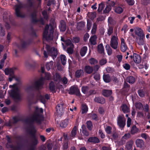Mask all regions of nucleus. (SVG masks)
<instances>
[{"label":"nucleus","mask_w":150,"mask_h":150,"mask_svg":"<svg viewBox=\"0 0 150 150\" xmlns=\"http://www.w3.org/2000/svg\"><path fill=\"white\" fill-rule=\"evenodd\" d=\"M53 28L51 25H46L43 34L44 40L47 41L52 40L53 38Z\"/></svg>","instance_id":"f257e3e1"},{"label":"nucleus","mask_w":150,"mask_h":150,"mask_svg":"<svg viewBox=\"0 0 150 150\" xmlns=\"http://www.w3.org/2000/svg\"><path fill=\"white\" fill-rule=\"evenodd\" d=\"M9 87L11 89L8 91V93L10 95L15 99H20V93L18 85L15 84L13 85H10Z\"/></svg>","instance_id":"f03ea898"},{"label":"nucleus","mask_w":150,"mask_h":150,"mask_svg":"<svg viewBox=\"0 0 150 150\" xmlns=\"http://www.w3.org/2000/svg\"><path fill=\"white\" fill-rule=\"evenodd\" d=\"M44 47L46 49L47 53L51 56L53 59L56 57L57 55V51L56 49L53 47L51 48L46 44H44Z\"/></svg>","instance_id":"7ed1b4c3"},{"label":"nucleus","mask_w":150,"mask_h":150,"mask_svg":"<svg viewBox=\"0 0 150 150\" xmlns=\"http://www.w3.org/2000/svg\"><path fill=\"white\" fill-rule=\"evenodd\" d=\"M115 35H113L111 38L110 45L114 49H116L118 47V39L117 36V33L115 32Z\"/></svg>","instance_id":"20e7f679"},{"label":"nucleus","mask_w":150,"mask_h":150,"mask_svg":"<svg viewBox=\"0 0 150 150\" xmlns=\"http://www.w3.org/2000/svg\"><path fill=\"white\" fill-rule=\"evenodd\" d=\"M44 79L41 78L39 80L35 82L34 84H32L28 86L27 88L25 89L26 91L30 90L33 88L34 87L37 88H40L42 85L43 83Z\"/></svg>","instance_id":"39448f33"},{"label":"nucleus","mask_w":150,"mask_h":150,"mask_svg":"<svg viewBox=\"0 0 150 150\" xmlns=\"http://www.w3.org/2000/svg\"><path fill=\"white\" fill-rule=\"evenodd\" d=\"M36 111L38 113L35 114L33 116V121H36L38 122H39L42 118L40 114L42 113L43 109L42 108H39L38 107H36Z\"/></svg>","instance_id":"423d86ee"},{"label":"nucleus","mask_w":150,"mask_h":150,"mask_svg":"<svg viewBox=\"0 0 150 150\" xmlns=\"http://www.w3.org/2000/svg\"><path fill=\"white\" fill-rule=\"evenodd\" d=\"M126 120L123 116H119L117 119V124L122 129L125 125Z\"/></svg>","instance_id":"0eeeda50"},{"label":"nucleus","mask_w":150,"mask_h":150,"mask_svg":"<svg viewBox=\"0 0 150 150\" xmlns=\"http://www.w3.org/2000/svg\"><path fill=\"white\" fill-rule=\"evenodd\" d=\"M15 69V68L10 69H6L4 70L6 74L7 75H9L11 77V78H9V79L10 81H11L12 80V79L15 78V76L13 75V72Z\"/></svg>","instance_id":"6e6552de"},{"label":"nucleus","mask_w":150,"mask_h":150,"mask_svg":"<svg viewBox=\"0 0 150 150\" xmlns=\"http://www.w3.org/2000/svg\"><path fill=\"white\" fill-rule=\"evenodd\" d=\"M134 32L138 37L145 36L143 30L140 28L138 27L134 28Z\"/></svg>","instance_id":"1a4fd4ad"},{"label":"nucleus","mask_w":150,"mask_h":150,"mask_svg":"<svg viewBox=\"0 0 150 150\" xmlns=\"http://www.w3.org/2000/svg\"><path fill=\"white\" fill-rule=\"evenodd\" d=\"M131 58H133L134 62L137 64L141 62V59L140 56L136 54H134L133 56H130Z\"/></svg>","instance_id":"9d476101"},{"label":"nucleus","mask_w":150,"mask_h":150,"mask_svg":"<svg viewBox=\"0 0 150 150\" xmlns=\"http://www.w3.org/2000/svg\"><path fill=\"white\" fill-rule=\"evenodd\" d=\"M63 105V104H59L56 106L57 112L59 115H61L64 112Z\"/></svg>","instance_id":"9b49d317"},{"label":"nucleus","mask_w":150,"mask_h":150,"mask_svg":"<svg viewBox=\"0 0 150 150\" xmlns=\"http://www.w3.org/2000/svg\"><path fill=\"white\" fill-rule=\"evenodd\" d=\"M70 121V120L68 118L62 120L59 124L60 126L62 127H66Z\"/></svg>","instance_id":"f8f14e48"},{"label":"nucleus","mask_w":150,"mask_h":150,"mask_svg":"<svg viewBox=\"0 0 150 150\" xmlns=\"http://www.w3.org/2000/svg\"><path fill=\"white\" fill-rule=\"evenodd\" d=\"M127 47L125 43L124 39L123 38H121V50L123 52H125L127 50Z\"/></svg>","instance_id":"ddd939ff"},{"label":"nucleus","mask_w":150,"mask_h":150,"mask_svg":"<svg viewBox=\"0 0 150 150\" xmlns=\"http://www.w3.org/2000/svg\"><path fill=\"white\" fill-rule=\"evenodd\" d=\"M144 38L145 36H144V37H137L136 38V41L138 45H142L145 43Z\"/></svg>","instance_id":"4468645a"},{"label":"nucleus","mask_w":150,"mask_h":150,"mask_svg":"<svg viewBox=\"0 0 150 150\" xmlns=\"http://www.w3.org/2000/svg\"><path fill=\"white\" fill-rule=\"evenodd\" d=\"M59 27L61 31H65L66 29V25L65 22L63 21H61Z\"/></svg>","instance_id":"2eb2a0df"},{"label":"nucleus","mask_w":150,"mask_h":150,"mask_svg":"<svg viewBox=\"0 0 150 150\" xmlns=\"http://www.w3.org/2000/svg\"><path fill=\"white\" fill-rule=\"evenodd\" d=\"M122 111L124 113H127L130 112L129 107L125 104L122 105L121 106Z\"/></svg>","instance_id":"dca6fc26"},{"label":"nucleus","mask_w":150,"mask_h":150,"mask_svg":"<svg viewBox=\"0 0 150 150\" xmlns=\"http://www.w3.org/2000/svg\"><path fill=\"white\" fill-rule=\"evenodd\" d=\"M136 143L137 146L140 148H142L144 146V142L142 139H137L136 141Z\"/></svg>","instance_id":"f3484780"},{"label":"nucleus","mask_w":150,"mask_h":150,"mask_svg":"<svg viewBox=\"0 0 150 150\" xmlns=\"http://www.w3.org/2000/svg\"><path fill=\"white\" fill-rule=\"evenodd\" d=\"M21 6L20 5H16V6L15 11L16 16L18 17H21V14L20 12Z\"/></svg>","instance_id":"a211bd4d"},{"label":"nucleus","mask_w":150,"mask_h":150,"mask_svg":"<svg viewBox=\"0 0 150 150\" xmlns=\"http://www.w3.org/2000/svg\"><path fill=\"white\" fill-rule=\"evenodd\" d=\"M97 38L96 36L95 35L91 37L89 39V42L91 44L95 45L96 44V41Z\"/></svg>","instance_id":"6ab92c4d"},{"label":"nucleus","mask_w":150,"mask_h":150,"mask_svg":"<svg viewBox=\"0 0 150 150\" xmlns=\"http://www.w3.org/2000/svg\"><path fill=\"white\" fill-rule=\"evenodd\" d=\"M95 102L101 104H103L105 103V100L103 98L96 97L94 99Z\"/></svg>","instance_id":"aec40b11"},{"label":"nucleus","mask_w":150,"mask_h":150,"mask_svg":"<svg viewBox=\"0 0 150 150\" xmlns=\"http://www.w3.org/2000/svg\"><path fill=\"white\" fill-rule=\"evenodd\" d=\"M46 67L47 69L49 71L53 68V62L51 61L50 62H47L46 64Z\"/></svg>","instance_id":"412c9836"},{"label":"nucleus","mask_w":150,"mask_h":150,"mask_svg":"<svg viewBox=\"0 0 150 150\" xmlns=\"http://www.w3.org/2000/svg\"><path fill=\"white\" fill-rule=\"evenodd\" d=\"M87 50V48L86 47L84 46L83 47L81 50L80 54L82 56H84Z\"/></svg>","instance_id":"4be33fe9"},{"label":"nucleus","mask_w":150,"mask_h":150,"mask_svg":"<svg viewBox=\"0 0 150 150\" xmlns=\"http://www.w3.org/2000/svg\"><path fill=\"white\" fill-rule=\"evenodd\" d=\"M126 81L130 83H133L135 81V79L132 76H129L126 79Z\"/></svg>","instance_id":"5701e85b"},{"label":"nucleus","mask_w":150,"mask_h":150,"mask_svg":"<svg viewBox=\"0 0 150 150\" xmlns=\"http://www.w3.org/2000/svg\"><path fill=\"white\" fill-rule=\"evenodd\" d=\"M93 70V68L89 66H86L85 68V71L88 74L91 73Z\"/></svg>","instance_id":"b1692460"},{"label":"nucleus","mask_w":150,"mask_h":150,"mask_svg":"<svg viewBox=\"0 0 150 150\" xmlns=\"http://www.w3.org/2000/svg\"><path fill=\"white\" fill-rule=\"evenodd\" d=\"M112 93L111 90H104L103 91V94L105 96H108L110 95Z\"/></svg>","instance_id":"393cba45"},{"label":"nucleus","mask_w":150,"mask_h":150,"mask_svg":"<svg viewBox=\"0 0 150 150\" xmlns=\"http://www.w3.org/2000/svg\"><path fill=\"white\" fill-rule=\"evenodd\" d=\"M88 111L87 106L85 104H83L82 105L81 113L83 114L86 113Z\"/></svg>","instance_id":"a878e982"},{"label":"nucleus","mask_w":150,"mask_h":150,"mask_svg":"<svg viewBox=\"0 0 150 150\" xmlns=\"http://www.w3.org/2000/svg\"><path fill=\"white\" fill-rule=\"evenodd\" d=\"M88 142L95 143H98L99 140L98 138L96 137H92L90 138L88 140Z\"/></svg>","instance_id":"bb28decb"},{"label":"nucleus","mask_w":150,"mask_h":150,"mask_svg":"<svg viewBox=\"0 0 150 150\" xmlns=\"http://www.w3.org/2000/svg\"><path fill=\"white\" fill-rule=\"evenodd\" d=\"M103 78L104 81L106 83H108L111 81V78L109 75H104Z\"/></svg>","instance_id":"cd10ccee"},{"label":"nucleus","mask_w":150,"mask_h":150,"mask_svg":"<svg viewBox=\"0 0 150 150\" xmlns=\"http://www.w3.org/2000/svg\"><path fill=\"white\" fill-rule=\"evenodd\" d=\"M83 71L81 69L78 70L75 73V76L77 78H79L83 75Z\"/></svg>","instance_id":"c85d7f7f"},{"label":"nucleus","mask_w":150,"mask_h":150,"mask_svg":"<svg viewBox=\"0 0 150 150\" xmlns=\"http://www.w3.org/2000/svg\"><path fill=\"white\" fill-rule=\"evenodd\" d=\"M60 59L62 62V64L64 65L66 63V58L65 55L62 54L60 56Z\"/></svg>","instance_id":"c756f323"},{"label":"nucleus","mask_w":150,"mask_h":150,"mask_svg":"<svg viewBox=\"0 0 150 150\" xmlns=\"http://www.w3.org/2000/svg\"><path fill=\"white\" fill-rule=\"evenodd\" d=\"M81 128L82 129V132L83 134L84 135L86 136H88V133L85 129L86 127L85 125H83L81 126Z\"/></svg>","instance_id":"7c9ffc66"},{"label":"nucleus","mask_w":150,"mask_h":150,"mask_svg":"<svg viewBox=\"0 0 150 150\" xmlns=\"http://www.w3.org/2000/svg\"><path fill=\"white\" fill-rule=\"evenodd\" d=\"M138 131V129L135 126H134L132 127L131 132L132 134H134L137 133Z\"/></svg>","instance_id":"2f4dec72"},{"label":"nucleus","mask_w":150,"mask_h":150,"mask_svg":"<svg viewBox=\"0 0 150 150\" xmlns=\"http://www.w3.org/2000/svg\"><path fill=\"white\" fill-rule=\"evenodd\" d=\"M105 48L108 55H111L112 54V50L110 47V46L108 45H106L105 46Z\"/></svg>","instance_id":"473e14b6"},{"label":"nucleus","mask_w":150,"mask_h":150,"mask_svg":"<svg viewBox=\"0 0 150 150\" xmlns=\"http://www.w3.org/2000/svg\"><path fill=\"white\" fill-rule=\"evenodd\" d=\"M77 128L76 126H75L71 132V136L72 137H75L76 134Z\"/></svg>","instance_id":"72a5a7b5"},{"label":"nucleus","mask_w":150,"mask_h":150,"mask_svg":"<svg viewBox=\"0 0 150 150\" xmlns=\"http://www.w3.org/2000/svg\"><path fill=\"white\" fill-rule=\"evenodd\" d=\"M89 88L87 86H83L81 88V91L84 94H87L88 93Z\"/></svg>","instance_id":"f704fd0d"},{"label":"nucleus","mask_w":150,"mask_h":150,"mask_svg":"<svg viewBox=\"0 0 150 150\" xmlns=\"http://www.w3.org/2000/svg\"><path fill=\"white\" fill-rule=\"evenodd\" d=\"M98 52L100 53H102L103 52L104 49L102 44H100L98 45Z\"/></svg>","instance_id":"c9c22d12"},{"label":"nucleus","mask_w":150,"mask_h":150,"mask_svg":"<svg viewBox=\"0 0 150 150\" xmlns=\"http://www.w3.org/2000/svg\"><path fill=\"white\" fill-rule=\"evenodd\" d=\"M115 11L116 13H120L123 12V9L122 8L119 6L116 8L115 9Z\"/></svg>","instance_id":"e433bc0d"},{"label":"nucleus","mask_w":150,"mask_h":150,"mask_svg":"<svg viewBox=\"0 0 150 150\" xmlns=\"http://www.w3.org/2000/svg\"><path fill=\"white\" fill-rule=\"evenodd\" d=\"M87 126L88 128L91 130L92 127V124L91 121H87L86 122Z\"/></svg>","instance_id":"4c0bfd02"},{"label":"nucleus","mask_w":150,"mask_h":150,"mask_svg":"<svg viewBox=\"0 0 150 150\" xmlns=\"http://www.w3.org/2000/svg\"><path fill=\"white\" fill-rule=\"evenodd\" d=\"M97 29V25L95 23H94L93 28L92 29L91 33L92 34H94L96 32Z\"/></svg>","instance_id":"58836bf2"},{"label":"nucleus","mask_w":150,"mask_h":150,"mask_svg":"<svg viewBox=\"0 0 150 150\" xmlns=\"http://www.w3.org/2000/svg\"><path fill=\"white\" fill-rule=\"evenodd\" d=\"M90 63L91 64H96L97 63L98 61L95 59L93 58H91L89 60Z\"/></svg>","instance_id":"ea45409f"},{"label":"nucleus","mask_w":150,"mask_h":150,"mask_svg":"<svg viewBox=\"0 0 150 150\" xmlns=\"http://www.w3.org/2000/svg\"><path fill=\"white\" fill-rule=\"evenodd\" d=\"M75 89L76 91L74 94H76L77 96H80L81 95V94L80 93L79 90L77 86H75Z\"/></svg>","instance_id":"a19ab883"},{"label":"nucleus","mask_w":150,"mask_h":150,"mask_svg":"<svg viewBox=\"0 0 150 150\" xmlns=\"http://www.w3.org/2000/svg\"><path fill=\"white\" fill-rule=\"evenodd\" d=\"M130 135L129 133L125 134L122 137V139L124 140L128 139L130 137Z\"/></svg>","instance_id":"79ce46f5"},{"label":"nucleus","mask_w":150,"mask_h":150,"mask_svg":"<svg viewBox=\"0 0 150 150\" xmlns=\"http://www.w3.org/2000/svg\"><path fill=\"white\" fill-rule=\"evenodd\" d=\"M104 7L103 4L101 3L99 4V6L98 8V11L99 12H100L103 9Z\"/></svg>","instance_id":"37998d69"},{"label":"nucleus","mask_w":150,"mask_h":150,"mask_svg":"<svg viewBox=\"0 0 150 150\" xmlns=\"http://www.w3.org/2000/svg\"><path fill=\"white\" fill-rule=\"evenodd\" d=\"M75 91V86H72L70 88L69 93L71 94H74Z\"/></svg>","instance_id":"c03bdc74"},{"label":"nucleus","mask_w":150,"mask_h":150,"mask_svg":"<svg viewBox=\"0 0 150 150\" xmlns=\"http://www.w3.org/2000/svg\"><path fill=\"white\" fill-rule=\"evenodd\" d=\"M0 35L1 36H4L5 35L4 30L3 29L1 25L0 24Z\"/></svg>","instance_id":"a18cd8bd"},{"label":"nucleus","mask_w":150,"mask_h":150,"mask_svg":"<svg viewBox=\"0 0 150 150\" xmlns=\"http://www.w3.org/2000/svg\"><path fill=\"white\" fill-rule=\"evenodd\" d=\"M50 88L52 91H54V83L53 82H51L50 84Z\"/></svg>","instance_id":"49530a36"},{"label":"nucleus","mask_w":150,"mask_h":150,"mask_svg":"<svg viewBox=\"0 0 150 150\" xmlns=\"http://www.w3.org/2000/svg\"><path fill=\"white\" fill-rule=\"evenodd\" d=\"M123 66L124 68L127 70L129 69L130 68V65L129 64L127 63L124 64L123 65Z\"/></svg>","instance_id":"de8ad7c7"},{"label":"nucleus","mask_w":150,"mask_h":150,"mask_svg":"<svg viewBox=\"0 0 150 150\" xmlns=\"http://www.w3.org/2000/svg\"><path fill=\"white\" fill-rule=\"evenodd\" d=\"M111 127L108 126L105 128V131L108 134H110L111 132Z\"/></svg>","instance_id":"09e8293b"},{"label":"nucleus","mask_w":150,"mask_h":150,"mask_svg":"<svg viewBox=\"0 0 150 150\" xmlns=\"http://www.w3.org/2000/svg\"><path fill=\"white\" fill-rule=\"evenodd\" d=\"M84 25L81 23H79L77 24V28L79 30H81L83 27Z\"/></svg>","instance_id":"8fccbe9b"},{"label":"nucleus","mask_w":150,"mask_h":150,"mask_svg":"<svg viewBox=\"0 0 150 150\" xmlns=\"http://www.w3.org/2000/svg\"><path fill=\"white\" fill-rule=\"evenodd\" d=\"M116 57L119 62H120L122 61V55L120 53L117 55Z\"/></svg>","instance_id":"3c124183"},{"label":"nucleus","mask_w":150,"mask_h":150,"mask_svg":"<svg viewBox=\"0 0 150 150\" xmlns=\"http://www.w3.org/2000/svg\"><path fill=\"white\" fill-rule=\"evenodd\" d=\"M111 9V8L110 6H107L104 11V12L105 13H108L110 11Z\"/></svg>","instance_id":"603ef678"},{"label":"nucleus","mask_w":150,"mask_h":150,"mask_svg":"<svg viewBox=\"0 0 150 150\" xmlns=\"http://www.w3.org/2000/svg\"><path fill=\"white\" fill-rule=\"evenodd\" d=\"M108 22L110 24L113 25L115 23V21L113 20L112 18L110 17L108 18Z\"/></svg>","instance_id":"864d4df0"},{"label":"nucleus","mask_w":150,"mask_h":150,"mask_svg":"<svg viewBox=\"0 0 150 150\" xmlns=\"http://www.w3.org/2000/svg\"><path fill=\"white\" fill-rule=\"evenodd\" d=\"M107 62V60L105 59H101L100 62V65H102L105 64Z\"/></svg>","instance_id":"5fc2aeb1"},{"label":"nucleus","mask_w":150,"mask_h":150,"mask_svg":"<svg viewBox=\"0 0 150 150\" xmlns=\"http://www.w3.org/2000/svg\"><path fill=\"white\" fill-rule=\"evenodd\" d=\"M94 79L97 81L100 79V75L97 73H95L94 74Z\"/></svg>","instance_id":"6e6d98bb"},{"label":"nucleus","mask_w":150,"mask_h":150,"mask_svg":"<svg viewBox=\"0 0 150 150\" xmlns=\"http://www.w3.org/2000/svg\"><path fill=\"white\" fill-rule=\"evenodd\" d=\"M127 3L129 5H133L134 3V0H125Z\"/></svg>","instance_id":"4d7b16f0"},{"label":"nucleus","mask_w":150,"mask_h":150,"mask_svg":"<svg viewBox=\"0 0 150 150\" xmlns=\"http://www.w3.org/2000/svg\"><path fill=\"white\" fill-rule=\"evenodd\" d=\"M54 79L56 81L58 82L60 81V78L59 75L57 73H56L55 74V78L54 77Z\"/></svg>","instance_id":"13d9d810"},{"label":"nucleus","mask_w":150,"mask_h":150,"mask_svg":"<svg viewBox=\"0 0 150 150\" xmlns=\"http://www.w3.org/2000/svg\"><path fill=\"white\" fill-rule=\"evenodd\" d=\"M138 93L139 95L141 97H143L144 96V93L142 90H139L138 91Z\"/></svg>","instance_id":"bf43d9fd"},{"label":"nucleus","mask_w":150,"mask_h":150,"mask_svg":"<svg viewBox=\"0 0 150 150\" xmlns=\"http://www.w3.org/2000/svg\"><path fill=\"white\" fill-rule=\"evenodd\" d=\"M132 144L131 143L128 142L126 145V148L127 149L129 150L131 149L132 147Z\"/></svg>","instance_id":"052dcab7"},{"label":"nucleus","mask_w":150,"mask_h":150,"mask_svg":"<svg viewBox=\"0 0 150 150\" xmlns=\"http://www.w3.org/2000/svg\"><path fill=\"white\" fill-rule=\"evenodd\" d=\"M113 28L112 27H109L108 31V34L109 35H110L113 32Z\"/></svg>","instance_id":"680f3d73"},{"label":"nucleus","mask_w":150,"mask_h":150,"mask_svg":"<svg viewBox=\"0 0 150 150\" xmlns=\"http://www.w3.org/2000/svg\"><path fill=\"white\" fill-rule=\"evenodd\" d=\"M131 119L129 117H128L127 122V126L128 127H130L131 125Z\"/></svg>","instance_id":"e2e57ef3"},{"label":"nucleus","mask_w":150,"mask_h":150,"mask_svg":"<svg viewBox=\"0 0 150 150\" xmlns=\"http://www.w3.org/2000/svg\"><path fill=\"white\" fill-rule=\"evenodd\" d=\"M98 133L99 135H100L101 138H103L105 137V135L103 133L101 130H99Z\"/></svg>","instance_id":"0e129e2a"},{"label":"nucleus","mask_w":150,"mask_h":150,"mask_svg":"<svg viewBox=\"0 0 150 150\" xmlns=\"http://www.w3.org/2000/svg\"><path fill=\"white\" fill-rule=\"evenodd\" d=\"M74 47H72V46H71V47H68L67 48V51L68 53L71 54L73 52V48Z\"/></svg>","instance_id":"69168bd1"},{"label":"nucleus","mask_w":150,"mask_h":150,"mask_svg":"<svg viewBox=\"0 0 150 150\" xmlns=\"http://www.w3.org/2000/svg\"><path fill=\"white\" fill-rule=\"evenodd\" d=\"M135 106L137 108L140 109L142 107V105L140 103H139L135 104Z\"/></svg>","instance_id":"338daca9"},{"label":"nucleus","mask_w":150,"mask_h":150,"mask_svg":"<svg viewBox=\"0 0 150 150\" xmlns=\"http://www.w3.org/2000/svg\"><path fill=\"white\" fill-rule=\"evenodd\" d=\"M66 43L67 45H71L72 47H74L73 44L71 43V41L69 40H68L66 41Z\"/></svg>","instance_id":"774afa93"}]
</instances>
